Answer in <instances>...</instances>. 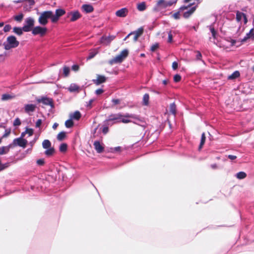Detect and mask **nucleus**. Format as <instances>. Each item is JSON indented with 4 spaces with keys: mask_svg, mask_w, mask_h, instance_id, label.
<instances>
[{
    "mask_svg": "<svg viewBox=\"0 0 254 254\" xmlns=\"http://www.w3.org/2000/svg\"><path fill=\"white\" fill-rule=\"evenodd\" d=\"M132 119H136L141 122V120L135 114L126 113L123 114L121 113L111 114L109 115L108 118L104 121V124L108 126H112L114 124L123 123L127 124L132 122Z\"/></svg>",
    "mask_w": 254,
    "mask_h": 254,
    "instance_id": "obj_1",
    "label": "nucleus"
},
{
    "mask_svg": "<svg viewBox=\"0 0 254 254\" xmlns=\"http://www.w3.org/2000/svg\"><path fill=\"white\" fill-rule=\"evenodd\" d=\"M19 42L17 40L14 36H9L7 37L6 41L3 43L4 48L6 50H9L17 47Z\"/></svg>",
    "mask_w": 254,
    "mask_h": 254,
    "instance_id": "obj_2",
    "label": "nucleus"
},
{
    "mask_svg": "<svg viewBox=\"0 0 254 254\" xmlns=\"http://www.w3.org/2000/svg\"><path fill=\"white\" fill-rule=\"evenodd\" d=\"M176 2V1L158 0L153 8V10L155 11H160L168 6H171Z\"/></svg>",
    "mask_w": 254,
    "mask_h": 254,
    "instance_id": "obj_3",
    "label": "nucleus"
},
{
    "mask_svg": "<svg viewBox=\"0 0 254 254\" xmlns=\"http://www.w3.org/2000/svg\"><path fill=\"white\" fill-rule=\"evenodd\" d=\"M53 17V11H45L41 13L38 18L39 23L42 25H46L48 22V19L52 20Z\"/></svg>",
    "mask_w": 254,
    "mask_h": 254,
    "instance_id": "obj_4",
    "label": "nucleus"
},
{
    "mask_svg": "<svg viewBox=\"0 0 254 254\" xmlns=\"http://www.w3.org/2000/svg\"><path fill=\"white\" fill-rule=\"evenodd\" d=\"M195 3L190 4L188 6H182L180 8V10H185L183 13V17L185 18H188L195 11L197 7V5H194Z\"/></svg>",
    "mask_w": 254,
    "mask_h": 254,
    "instance_id": "obj_5",
    "label": "nucleus"
},
{
    "mask_svg": "<svg viewBox=\"0 0 254 254\" xmlns=\"http://www.w3.org/2000/svg\"><path fill=\"white\" fill-rule=\"evenodd\" d=\"M128 54V51L127 49L123 50L120 54L116 56L114 58L110 60L109 63L110 64L122 63L123 60L127 57Z\"/></svg>",
    "mask_w": 254,
    "mask_h": 254,
    "instance_id": "obj_6",
    "label": "nucleus"
},
{
    "mask_svg": "<svg viewBox=\"0 0 254 254\" xmlns=\"http://www.w3.org/2000/svg\"><path fill=\"white\" fill-rule=\"evenodd\" d=\"M34 19L32 17L26 18L25 20V24L23 26L24 31L26 32L30 31L34 25Z\"/></svg>",
    "mask_w": 254,
    "mask_h": 254,
    "instance_id": "obj_7",
    "label": "nucleus"
},
{
    "mask_svg": "<svg viewBox=\"0 0 254 254\" xmlns=\"http://www.w3.org/2000/svg\"><path fill=\"white\" fill-rule=\"evenodd\" d=\"M47 31V28L46 27L38 26L33 28L32 33L34 35H40L42 36L46 33Z\"/></svg>",
    "mask_w": 254,
    "mask_h": 254,
    "instance_id": "obj_8",
    "label": "nucleus"
},
{
    "mask_svg": "<svg viewBox=\"0 0 254 254\" xmlns=\"http://www.w3.org/2000/svg\"><path fill=\"white\" fill-rule=\"evenodd\" d=\"M236 19L237 22L240 23L242 24V21L243 20L244 24H246L248 22V19L246 14L242 12L237 11Z\"/></svg>",
    "mask_w": 254,
    "mask_h": 254,
    "instance_id": "obj_9",
    "label": "nucleus"
},
{
    "mask_svg": "<svg viewBox=\"0 0 254 254\" xmlns=\"http://www.w3.org/2000/svg\"><path fill=\"white\" fill-rule=\"evenodd\" d=\"M65 13V11L63 9H57L56 10L55 14H54L53 13V17L52 19V22L56 23L57 22L59 19V18L64 15Z\"/></svg>",
    "mask_w": 254,
    "mask_h": 254,
    "instance_id": "obj_10",
    "label": "nucleus"
},
{
    "mask_svg": "<svg viewBox=\"0 0 254 254\" xmlns=\"http://www.w3.org/2000/svg\"><path fill=\"white\" fill-rule=\"evenodd\" d=\"M27 144V141L25 139L22 137L15 138L13 140V144L14 146H19L23 148H25Z\"/></svg>",
    "mask_w": 254,
    "mask_h": 254,
    "instance_id": "obj_11",
    "label": "nucleus"
},
{
    "mask_svg": "<svg viewBox=\"0 0 254 254\" xmlns=\"http://www.w3.org/2000/svg\"><path fill=\"white\" fill-rule=\"evenodd\" d=\"M38 103H42L45 105L50 106L53 107V100L50 98L47 97H42L40 99L37 100Z\"/></svg>",
    "mask_w": 254,
    "mask_h": 254,
    "instance_id": "obj_12",
    "label": "nucleus"
},
{
    "mask_svg": "<svg viewBox=\"0 0 254 254\" xmlns=\"http://www.w3.org/2000/svg\"><path fill=\"white\" fill-rule=\"evenodd\" d=\"M128 12L127 8H122L116 12V15L119 17H125L127 16Z\"/></svg>",
    "mask_w": 254,
    "mask_h": 254,
    "instance_id": "obj_13",
    "label": "nucleus"
},
{
    "mask_svg": "<svg viewBox=\"0 0 254 254\" xmlns=\"http://www.w3.org/2000/svg\"><path fill=\"white\" fill-rule=\"evenodd\" d=\"M68 15L71 16V18L70 19L71 21H75L78 19L79 18H80L81 16V15L77 10L71 11L70 13H68Z\"/></svg>",
    "mask_w": 254,
    "mask_h": 254,
    "instance_id": "obj_14",
    "label": "nucleus"
},
{
    "mask_svg": "<svg viewBox=\"0 0 254 254\" xmlns=\"http://www.w3.org/2000/svg\"><path fill=\"white\" fill-rule=\"evenodd\" d=\"M143 32V28L140 27L137 30L130 33L131 35H133V40L134 42L137 41L138 37L142 34Z\"/></svg>",
    "mask_w": 254,
    "mask_h": 254,
    "instance_id": "obj_15",
    "label": "nucleus"
},
{
    "mask_svg": "<svg viewBox=\"0 0 254 254\" xmlns=\"http://www.w3.org/2000/svg\"><path fill=\"white\" fill-rule=\"evenodd\" d=\"M115 38V36H110L108 37H102L101 39V42L103 44L108 45Z\"/></svg>",
    "mask_w": 254,
    "mask_h": 254,
    "instance_id": "obj_16",
    "label": "nucleus"
},
{
    "mask_svg": "<svg viewBox=\"0 0 254 254\" xmlns=\"http://www.w3.org/2000/svg\"><path fill=\"white\" fill-rule=\"evenodd\" d=\"M81 8L85 13H90L94 10L93 6L91 4H84L82 5Z\"/></svg>",
    "mask_w": 254,
    "mask_h": 254,
    "instance_id": "obj_17",
    "label": "nucleus"
},
{
    "mask_svg": "<svg viewBox=\"0 0 254 254\" xmlns=\"http://www.w3.org/2000/svg\"><path fill=\"white\" fill-rule=\"evenodd\" d=\"M36 107V106L34 104H26L24 106L25 111L27 113L33 112L35 111Z\"/></svg>",
    "mask_w": 254,
    "mask_h": 254,
    "instance_id": "obj_18",
    "label": "nucleus"
},
{
    "mask_svg": "<svg viewBox=\"0 0 254 254\" xmlns=\"http://www.w3.org/2000/svg\"><path fill=\"white\" fill-rule=\"evenodd\" d=\"M94 146L95 148V149L97 151V153H101L104 150V147L102 146V145L100 144V142L98 141H96L94 142Z\"/></svg>",
    "mask_w": 254,
    "mask_h": 254,
    "instance_id": "obj_19",
    "label": "nucleus"
},
{
    "mask_svg": "<svg viewBox=\"0 0 254 254\" xmlns=\"http://www.w3.org/2000/svg\"><path fill=\"white\" fill-rule=\"evenodd\" d=\"M81 114L79 111H76L70 114L69 117L70 119L72 120H79V119L81 118Z\"/></svg>",
    "mask_w": 254,
    "mask_h": 254,
    "instance_id": "obj_20",
    "label": "nucleus"
},
{
    "mask_svg": "<svg viewBox=\"0 0 254 254\" xmlns=\"http://www.w3.org/2000/svg\"><path fill=\"white\" fill-rule=\"evenodd\" d=\"M106 78L104 76L98 75L97 78L94 80L93 81L96 85H99L100 84L105 82L106 81Z\"/></svg>",
    "mask_w": 254,
    "mask_h": 254,
    "instance_id": "obj_21",
    "label": "nucleus"
},
{
    "mask_svg": "<svg viewBox=\"0 0 254 254\" xmlns=\"http://www.w3.org/2000/svg\"><path fill=\"white\" fill-rule=\"evenodd\" d=\"M98 53V49H94L91 50L89 53L88 56L87 57V60H90L93 58Z\"/></svg>",
    "mask_w": 254,
    "mask_h": 254,
    "instance_id": "obj_22",
    "label": "nucleus"
},
{
    "mask_svg": "<svg viewBox=\"0 0 254 254\" xmlns=\"http://www.w3.org/2000/svg\"><path fill=\"white\" fill-rule=\"evenodd\" d=\"M79 87L75 83L71 84L68 88V90L70 92L78 91Z\"/></svg>",
    "mask_w": 254,
    "mask_h": 254,
    "instance_id": "obj_23",
    "label": "nucleus"
},
{
    "mask_svg": "<svg viewBox=\"0 0 254 254\" xmlns=\"http://www.w3.org/2000/svg\"><path fill=\"white\" fill-rule=\"evenodd\" d=\"M15 97V96L13 95H11L9 94H3L1 95V101H7L11 100Z\"/></svg>",
    "mask_w": 254,
    "mask_h": 254,
    "instance_id": "obj_24",
    "label": "nucleus"
},
{
    "mask_svg": "<svg viewBox=\"0 0 254 254\" xmlns=\"http://www.w3.org/2000/svg\"><path fill=\"white\" fill-rule=\"evenodd\" d=\"M13 31L17 35L20 36L23 34V27L22 28L18 27H14L13 29Z\"/></svg>",
    "mask_w": 254,
    "mask_h": 254,
    "instance_id": "obj_25",
    "label": "nucleus"
},
{
    "mask_svg": "<svg viewBox=\"0 0 254 254\" xmlns=\"http://www.w3.org/2000/svg\"><path fill=\"white\" fill-rule=\"evenodd\" d=\"M10 146L0 147V155L5 154L9 151Z\"/></svg>",
    "mask_w": 254,
    "mask_h": 254,
    "instance_id": "obj_26",
    "label": "nucleus"
},
{
    "mask_svg": "<svg viewBox=\"0 0 254 254\" xmlns=\"http://www.w3.org/2000/svg\"><path fill=\"white\" fill-rule=\"evenodd\" d=\"M149 95L148 93H145L143 97L142 104L147 106L149 104Z\"/></svg>",
    "mask_w": 254,
    "mask_h": 254,
    "instance_id": "obj_27",
    "label": "nucleus"
},
{
    "mask_svg": "<svg viewBox=\"0 0 254 254\" xmlns=\"http://www.w3.org/2000/svg\"><path fill=\"white\" fill-rule=\"evenodd\" d=\"M240 72L238 71H235L231 75L228 76V79L229 80H233L240 76Z\"/></svg>",
    "mask_w": 254,
    "mask_h": 254,
    "instance_id": "obj_28",
    "label": "nucleus"
},
{
    "mask_svg": "<svg viewBox=\"0 0 254 254\" xmlns=\"http://www.w3.org/2000/svg\"><path fill=\"white\" fill-rule=\"evenodd\" d=\"M51 146V142L48 140L45 139L42 142V146L44 149H48L50 148Z\"/></svg>",
    "mask_w": 254,
    "mask_h": 254,
    "instance_id": "obj_29",
    "label": "nucleus"
},
{
    "mask_svg": "<svg viewBox=\"0 0 254 254\" xmlns=\"http://www.w3.org/2000/svg\"><path fill=\"white\" fill-rule=\"evenodd\" d=\"M247 174L244 172H239L236 175V177H237V178L240 180L245 178Z\"/></svg>",
    "mask_w": 254,
    "mask_h": 254,
    "instance_id": "obj_30",
    "label": "nucleus"
},
{
    "mask_svg": "<svg viewBox=\"0 0 254 254\" xmlns=\"http://www.w3.org/2000/svg\"><path fill=\"white\" fill-rule=\"evenodd\" d=\"M137 9L139 11H143L146 9V5L144 2H141L137 4Z\"/></svg>",
    "mask_w": 254,
    "mask_h": 254,
    "instance_id": "obj_31",
    "label": "nucleus"
},
{
    "mask_svg": "<svg viewBox=\"0 0 254 254\" xmlns=\"http://www.w3.org/2000/svg\"><path fill=\"white\" fill-rule=\"evenodd\" d=\"M170 111L172 114L175 115L176 113V107L175 103H173L170 104Z\"/></svg>",
    "mask_w": 254,
    "mask_h": 254,
    "instance_id": "obj_32",
    "label": "nucleus"
},
{
    "mask_svg": "<svg viewBox=\"0 0 254 254\" xmlns=\"http://www.w3.org/2000/svg\"><path fill=\"white\" fill-rule=\"evenodd\" d=\"M54 152H55L54 149L53 148L50 147V148L47 149V150L45 152V154L47 156H50L52 155Z\"/></svg>",
    "mask_w": 254,
    "mask_h": 254,
    "instance_id": "obj_33",
    "label": "nucleus"
},
{
    "mask_svg": "<svg viewBox=\"0 0 254 254\" xmlns=\"http://www.w3.org/2000/svg\"><path fill=\"white\" fill-rule=\"evenodd\" d=\"M70 72L69 67L64 66L63 67V75L64 77H67L69 75Z\"/></svg>",
    "mask_w": 254,
    "mask_h": 254,
    "instance_id": "obj_34",
    "label": "nucleus"
},
{
    "mask_svg": "<svg viewBox=\"0 0 254 254\" xmlns=\"http://www.w3.org/2000/svg\"><path fill=\"white\" fill-rule=\"evenodd\" d=\"M24 15L20 13L19 14L14 16V19L17 22H21L23 18Z\"/></svg>",
    "mask_w": 254,
    "mask_h": 254,
    "instance_id": "obj_35",
    "label": "nucleus"
},
{
    "mask_svg": "<svg viewBox=\"0 0 254 254\" xmlns=\"http://www.w3.org/2000/svg\"><path fill=\"white\" fill-rule=\"evenodd\" d=\"M65 126L67 128L71 127L73 126L72 120L70 118L69 120L66 121L65 122Z\"/></svg>",
    "mask_w": 254,
    "mask_h": 254,
    "instance_id": "obj_36",
    "label": "nucleus"
},
{
    "mask_svg": "<svg viewBox=\"0 0 254 254\" xmlns=\"http://www.w3.org/2000/svg\"><path fill=\"white\" fill-rule=\"evenodd\" d=\"M205 136L204 133L203 132L201 134V137L200 145L199 146V149H200L202 148V146L203 145V144L205 142Z\"/></svg>",
    "mask_w": 254,
    "mask_h": 254,
    "instance_id": "obj_37",
    "label": "nucleus"
},
{
    "mask_svg": "<svg viewBox=\"0 0 254 254\" xmlns=\"http://www.w3.org/2000/svg\"><path fill=\"white\" fill-rule=\"evenodd\" d=\"M65 137V133L64 131L60 132L57 135L58 140L61 141Z\"/></svg>",
    "mask_w": 254,
    "mask_h": 254,
    "instance_id": "obj_38",
    "label": "nucleus"
},
{
    "mask_svg": "<svg viewBox=\"0 0 254 254\" xmlns=\"http://www.w3.org/2000/svg\"><path fill=\"white\" fill-rule=\"evenodd\" d=\"M209 30L211 32V33L212 37L213 38V39H215L216 38V31L215 30L213 26L212 25H210L209 26Z\"/></svg>",
    "mask_w": 254,
    "mask_h": 254,
    "instance_id": "obj_39",
    "label": "nucleus"
},
{
    "mask_svg": "<svg viewBox=\"0 0 254 254\" xmlns=\"http://www.w3.org/2000/svg\"><path fill=\"white\" fill-rule=\"evenodd\" d=\"M136 116L138 117V118H139V119H140V120H142V121H141V122H140V121H138V120H136V119H133V120H134V121H132V122H131V123H133V124H136V125H140V126H141V124H142V123H144V120H143V119H142V118H140V117H139V116H138V115H136Z\"/></svg>",
    "mask_w": 254,
    "mask_h": 254,
    "instance_id": "obj_40",
    "label": "nucleus"
},
{
    "mask_svg": "<svg viewBox=\"0 0 254 254\" xmlns=\"http://www.w3.org/2000/svg\"><path fill=\"white\" fill-rule=\"evenodd\" d=\"M60 151L61 152H65L67 149V145L65 143H62L60 146L59 148Z\"/></svg>",
    "mask_w": 254,
    "mask_h": 254,
    "instance_id": "obj_41",
    "label": "nucleus"
},
{
    "mask_svg": "<svg viewBox=\"0 0 254 254\" xmlns=\"http://www.w3.org/2000/svg\"><path fill=\"white\" fill-rule=\"evenodd\" d=\"M21 121L20 119L18 118H16L13 122V126H18L20 125Z\"/></svg>",
    "mask_w": 254,
    "mask_h": 254,
    "instance_id": "obj_42",
    "label": "nucleus"
},
{
    "mask_svg": "<svg viewBox=\"0 0 254 254\" xmlns=\"http://www.w3.org/2000/svg\"><path fill=\"white\" fill-rule=\"evenodd\" d=\"M105 125L102 127V132L106 134L109 131V128L107 127L108 125L104 124Z\"/></svg>",
    "mask_w": 254,
    "mask_h": 254,
    "instance_id": "obj_43",
    "label": "nucleus"
},
{
    "mask_svg": "<svg viewBox=\"0 0 254 254\" xmlns=\"http://www.w3.org/2000/svg\"><path fill=\"white\" fill-rule=\"evenodd\" d=\"M29 5V8H31L32 6L34 5L35 0H24Z\"/></svg>",
    "mask_w": 254,
    "mask_h": 254,
    "instance_id": "obj_44",
    "label": "nucleus"
},
{
    "mask_svg": "<svg viewBox=\"0 0 254 254\" xmlns=\"http://www.w3.org/2000/svg\"><path fill=\"white\" fill-rule=\"evenodd\" d=\"M11 29V26L9 24L5 25L3 27V31L5 32H8Z\"/></svg>",
    "mask_w": 254,
    "mask_h": 254,
    "instance_id": "obj_45",
    "label": "nucleus"
},
{
    "mask_svg": "<svg viewBox=\"0 0 254 254\" xmlns=\"http://www.w3.org/2000/svg\"><path fill=\"white\" fill-rule=\"evenodd\" d=\"M37 164L39 166H42L44 164L45 161L44 159H39L36 161Z\"/></svg>",
    "mask_w": 254,
    "mask_h": 254,
    "instance_id": "obj_46",
    "label": "nucleus"
},
{
    "mask_svg": "<svg viewBox=\"0 0 254 254\" xmlns=\"http://www.w3.org/2000/svg\"><path fill=\"white\" fill-rule=\"evenodd\" d=\"M181 77L180 75L179 74H176L174 75V80L175 82H179L181 80Z\"/></svg>",
    "mask_w": 254,
    "mask_h": 254,
    "instance_id": "obj_47",
    "label": "nucleus"
},
{
    "mask_svg": "<svg viewBox=\"0 0 254 254\" xmlns=\"http://www.w3.org/2000/svg\"><path fill=\"white\" fill-rule=\"evenodd\" d=\"M42 121L41 119H38L36 122V127L39 128L42 124Z\"/></svg>",
    "mask_w": 254,
    "mask_h": 254,
    "instance_id": "obj_48",
    "label": "nucleus"
},
{
    "mask_svg": "<svg viewBox=\"0 0 254 254\" xmlns=\"http://www.w3.org/2000/svg\"><path fill=\"white\" fill-rule=\"evenodd\" d=\"M25 131L26 134H28L29 136H31L33 133V130L31 128H27Z\"/></svg>",
    "mask_w": 254,
    "mask_h": 254,
    "instance_id": "obj_49",
    "label": "nucleus"
},
{
    "mask_svg": "<svg viewBox=\"0 0 254 254\" xmlns=\"http://www.w3.org/2000/svg\"><path fill=\"white\" fill-rule=\"evenodd\" d=\"M172 40H173V35L171 33V32L170 31L169 33H168V42L169 43H171L172 42Z\"/></svg>",
    "mask_w": 254,
    "mask_h": 254,
    "instance_id": "obj_50",
    "label": "nucleus"
},
{
    "mask_svg": "<svg viewBox=\"0 0 254 254\" xmlns=\"http://www.w3.org/2000/svg\"><path fill=\"white\" fill-rule=\"evenodd\" d=\"M158 46H159V45L157 43H156V44L153 45L151 47V51H154L156 49H157L158 48Z\"/></svg>",
    "mask_w": 254,
    "mask_h": 254,
    "instance_id": "obj_51",
    "label": "nucleus"
},
{
    "mask_svg": "<svg viewBox=\"0 0 254 254\" xmlns=\"http://www.w3.org/2000/svg\"><path fill=\"white\" fill-rule=\"evenodd\" d=\"M173 17L175 19H179L180 18V13H179V12H175V13H174L173 15Z\"/></svg>",
    "mask_w": 254,
    "mask_h": 254,
    "instance_id": "obj_52",
    "label": "nucleus"
},
{
    "mask_svg": "<svg viewBox=\"0 0 254 254\" xmlns=\"http://www.w3.org/2000/svg\"><path fill=\"white\" fill-rule=\"evenodd\" d=\"M112 102L114 105H117L120 103V100L118 99H113Z\"/></svg>",
    "mask_w": 254,
    "mask_h": 254,
    "instance_id": "obj_53",
    "label": "nucleus"
},
{
    "mask_svg": "<svg viewBox=\"0 0 254 254\" xmlns=\"http://www.w3.org/2000/svg\"><path fill=\"white\" fill-rule=\"evenodd\" d=\"M71 69L73 70L76 71L79 69V66L77 64H74L72 66Z\"/></svg>",
    "mask_w": 254,
    "mask_h": 254,
    "instance_id": "obj_54",
    "label": "nucleus"
},
{
    "mask_svg": "<svg viewBox=\"0 0 254 254\" xmlns=\"http://www.w3.org/2000/svg\"><path fill=\"white\" fill-rule=\"evenodd\" d=\"M197 54L196 55V58L197 60H200L201 58L202 57V55L201 53L199 51H197Z\"/></svg>",
    "mask_w": 254,
    "mask_h": 254,
    "instance_id": "obj_55",
    "label": "nucleus"
},
{
    "mask_svg": "<svg viewBox=\"0 0 254 254\" xmlns=\"http://www.w3.org/2000/svg\"><path fill=\"white\" fill-rule=\"evenodd\" d=\"M94 100L93 99H90L88 102L87 103V107L88 108H91V105L93 102Z\"/></svg>",
    "mask_w": 254,
    "mask_h": 254,
    "instance_id": "obj_56",
    "label": "nucleus"
},
{
    "mask_svg": "<svg viewBox=\"0 0 254 254\" xmlns=\"http://www.w3.org/2000/svg\"><path fill=\"white\" fill-rule=\"evenodd\" d=\"M178 63L176 62H174L172 64V68L174 69H176L178 67Z\"/></svg>",
    "mask_w": 254,
    "mask_h": 254,
    "instance_id": "obj_57",
    "label": "nucleus"
},
{
    "mask_svg": "<svg viewBox=\"0 0 254 254\" xmlns=\"http://www.w3.org/2000/svg\"><path fill=\"white\" fill-rule=\"evenodd\" d=\"M103 92V90L102 89H98L95 91L96 94L97 95L101 94Z\"/></svg>",
    "mask_w": 254,
    "mask_h": 254,
    "instance_id": "obj_58",
    "label": "nucleus"
},
{
    "mask_svg": "<svg viewBox=\"0 0 254 254\" xmlns=\"http://www.w3.org/2000/svg\"><path fill=\"white\" fill-rule=\"evenodd\" d=\"M228 158H229L230 159H231L232 160H234L237 158V157L236 156L232 155H229L228 156Z\"/></svg>",
    "mask_w": 254,
    "mask_h": 254,
    "instance_id": "obj_59",
    "label": "nucleus"
},
{
    "mask_svg": "<svg viewBox=\"0 0 254 254\" xmlns=\"http://www.w3.org/2000/svg\"><path fill=\"white\" fill-rule=\"evenodd\" d=\"M114 151H119L121 150V147L118 146L114 147L113 149Z\"/></svg>",
    "mask_w": 254,
    "mask_h": 254,
    "instance_id": "obj_60",
    "label": "nucleus"
},
{
    "mask_svg": "<svg viewBox=\"0 0 254 254\" xmlns=\"http://www.w3.org/2000/svg\"><path fill=\"white\" fill-rule=\"evenodd\" d=\"M26 134V131L22 132L20 137H22V138H23V137L25 136Z\"/></svg>",
    "mask_w": 254,
    "mask_h": 254,
    "instance_id": "obj_61",
    "label": "nucleus"
},
{
    "mask_svg": "<svg viewBox=\"0 0 254 254\" xmlns=\"http://www.w3.org/2000/svg\"><path fill=\"white\" fill-rule=\"evenodd\" d=\"M58 123H55L53 126V128L55 129L57 128V127L58 126Z\"/></svg>",
    "mask_w": 254,
    "mask_h": 254,
    "instance_id": "obj_62",
    "label": "nucleus"
},
{
    "mask_svg": "<svg viewBox=\"0 0 254 254\" xmlns=\"http://www.w3.org/2000/svg\"><path fill=\"white\" fill-rule=\"evenodd\" d=\"M162 82L164 85H166L168 82V80L167 79H165Z\"/></svg>",
    "mask_w": 254,
    "mask_h": 254,
    "instance_id": "obj_63",
    "label": "nucleus"
},
{
    "mask_svg": "<svg viewBox=\"0 0 254 254\" xmlns=\"http://www.w3.org/2000/svg\"><path fill=\"white\" fill-rule=\"evenodd\" d=\"M211 167L213 169H216L217 168V165L216 164H212V165H211Z\"/></svg>",
    "mask_w": 254,
    "mask_h": 254,
    "instance_id": "obj_64",
    "label": "nucleus"
}]
</instances>
